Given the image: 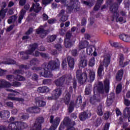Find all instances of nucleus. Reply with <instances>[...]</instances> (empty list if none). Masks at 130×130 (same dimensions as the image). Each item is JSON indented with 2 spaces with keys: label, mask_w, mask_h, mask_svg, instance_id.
<instances>
[{
  "label": "nucleus",
  "mask_w": 130,
  "mask_h": 130,
  "mask_svg": "<svg viewBox=\"0 0 130 130\" xmlns=\"http://www.w3.org/2000/svg\"><path fill=\"white\" fill-rule=\"evenodd\" d=\"M88 45H89V42H88V41L81 42L79 45V49H84V48H86Z\"/></svg>",
  "instance_id": "b1692460"
},
{
  "label": "nucleus",
  "mask_w": 130,
  "mask_h": 130,
  "mask_svg": "<svg viewBox=\"0 0 130 130\" xmlns=\"http://www.w3.org/2000/svg\"><path fill=\"white\" fill-rule=\"evenodd\" d=\"M62 69H65V68H67V61L66 60H63L62 61Z\"/></svg>",
  "instance_id": "13d9d810"
},
{
  "label": "nucleus",
  "mask_w": 130,
  "mask_h": 130,
  "mask_svg": "<svg viewBox=\"0 0 130 130\" xmlns=\"http://www.w3.org/2000/svg\"><path fill=\"white\" fill-rule=\"evenodd\" d=\"M104 70V69L103 68V64H101L98 71V74L100 77L102 76V72H103Z\"/></svg>",
  "instance_id": "4c0bfd02"
},
{
  "label": "nucleus",
  "mask_w": 130,
  "mask_h": 130,
  "mask_svg": "<svg viewBox=\"0 0 130 130\" xmlns=\"http://www.w3.org/2000/svg\"><path fill=\"white\" fill-rule=\"evenodd\" d=\"M66 123H69V118L68 117H66L64 119V120H63L64 125H66Z\"/></svg>",
  "instance_id": "e2e57ef3"
},
{
  "label": "nucleus",
  "mask_w": 130,
  "mask_h": 130,
  "mask_svg": "<svg viewBox=\"0 0 130 130\" xmlns=\"http://www.w3.org/2000/svg\"><path fill=\"white\" fill-rule=\"evenodd\" d=\"M40 0H34L35 3H36V4H33L32 7L31 8L30 10V12H32L34 11L35 13H38L39 11L41 10V7H39V4L37 3ZM52 2V0H43V5H48V4H50V2Z\"/></svg>",
  "instance_id": "0eeeda50"
},
{
  "label": "nucleus",
  "mask_w": 130,
  "mask_h": 130,
  "mask_svg": "<svg viewBox=\"0 0 130 130\" xmlns=\"http://www.w3.org/2000/svg\"><path fill=\"white\" fill-rule=\"evenodd\" d=\"M122 75H123V70H121L118 72L116 76V79L117 81H121V79H122Z\"/></svg>",
  "instance_id": "72a5a7b5"
},
{
  "label": "nucleus",
  "mask_w": 130,
  "mask_h": 130,
  "mask_svg": "<svg viewBox=\"0 0 130 130\" xmlns=\"http://www.w3.org/2000/svg\"><path fill=\"white\" fill-rule=\"evenodd\" d=\"M14 27V25H11L10 27H9L7 29V32H10V31H12Z\"/></svg>",
  "instance_id": "0e129e2a"
},
{
  "label": "nucleus",
  "mask_w": 130,
  "mask_h": 130,
  "mask_svg": "<svg viewBox=\"0 0 130 130\" xmlns=\"http://www.w3.org/2000/svg\"><path fill=\"white\" fill-rule=\"evenodd\" d=\"M119 45V44L117 42H113L111 43V46H113L114 47H118V46Z\"/></svg>",
  "instance_id": "4d7b16f0"
},
{
  "label": "nucleus",
  "mask_w": 130,
  "mask_h": 130,
  "mask_svg": "<svg viewBox=\"0 0 130 130\" xmlns=\"http://www.w3.org/2000/svg\"><path fill=\"white\" fill-rule=\"evenodd\" d=\"M95 64V58L92 57L89 60V66L90 67H94Z\"/></svg>",
  "instance_id": "49530a36"
},
{
  "label": "nucleus",
  "mask_w": 130,
  "mask_h": 130,
  "mask_svg": "<svg viewBox=\"0 0 130 130\" xmlns=\"http://www.w3.org/2000/svg\"><path fill=\"white\" fill-rule=\"evenodd\" d=\"M27 112L29 113H37L40 111V109L37 107L29 108L26 110Z\"/></svg>",
  "instance_id": "412c9836"
},
{
  "label": "nucleus",
  "mask_w": 130,
  "mask_h": 130,
  "mask_svg": "<svg viewBox=\"0 0 130 130\" xmlns=\"http://www.w3.org/2000/svg\"><path fill=\"white\" fill-rule=\"evenodd\" d=\"M118 2L117 4H114L113 5L110 6V10L111 12H114V19H116V21L118 22H122L123 21V18L122 17H118V11H117V8H118V5L122 2V0H117Z\"/></svg>",
  "instance_id": "423d86ee"
},
{
  "label": "nucleus",
  "mask_w": 130,
  "mask_h": 130,
  "mask_svg": "<svg viewBox=\"0 0 130 130\" xmlns=\"http://www.w3.org/2000/svg\"><path fill=\"white\" fill-rule=\"evenodd\" d=\"M25 14H26V11H25V10L24 9L22 10L20 12V15L19 16L18 18V23H19L20 24L22 23V20H23Z\"/></svg>",
  "instance_id": "2f4dec72"
},
{
  "label": "nucleus",
  "mask_w": 130,
  "mask_h": 130,
  "mask_svg": "<svg viewBox=\"0 0 130 130\" xmlns=\"http://www.w3.org/2000/svg\"><path fill=\"white\" fill-rule=\"evenodd\" d=\"M37 34H40L41 37H42V38H43L44 37L46 36L47 34H48V33H49V31L44 30V29H43V27L42 26H40L39 29H37Z\"/></svg>",
  "instance_id": "2eb2a0df"
},
{
  "label": "nucleus",
  "mask_w": 130,
  "mask_h": 130,
  "mask_svg": "<svg viewBox=\"0 0 130 130\" xmlns=\"http://www.w3.org/2000/svg\"><path fill=\"white\" fill-rule=\"evenodd\" d=\"M32 80H37L38 79V76L37 74H34L32 76Z\"/></svg>",
  "instance_id": "774afa93"
},
{
  "label": "nucleus",
  "mask_w": 130,
  "mask_h": 130,
  "mask_svg": "<svg viewBox=\"0 0 130 130\" xmlns=\"http://www.w3.org/2000/svg\"><path fill=\"white\" fill-rule=\"evenodd\" d=\"M87 65L88 61L85 59H82L79 63V67L80 68H85L87 67Z\"/></svg>",
  "instance_id": "473e14b6"
},
{
  "label": "nucleus",
  "mask_w": 130,
  "mask_h": 130,
  "mask_svg": "<svg viewBox=\"0 0 130 130\" xmlns=\"http://www.w3.org/2000/svg\"><path fill=\"white\" fill-rule=\"evenodd\" d=\"M0 116L2 118H9L10 117V112L9 111H4L0 112Z\"/></svg>",
  "instance_id": "cd10ccee"
},
{
  "label": "nucleus",
  "mask_w": 130,
  "mask_h": 130,
  "mask_svg": "<svg viewBox=\"0 0 130 130\" xmlns=\"http://www.w3.org/2000/svg\"><path fill=\"white\" fill-rule=\"evenodd\" d=\"M68 64L71 69H74V66H75V60L74 58L71 56L68 57Z\"/></svg>",
  "instance_id": "4be33fe9"
},
{
  "label": "nucleus",
  "mask_w": 130,
  "mask_h": 130,
  "mask_svg": "<svg viewBox=\"0 0 130 130\" xmlns=\"http://www.w3.org/2000/svg\"><path fill=\"white\" fill-rule=\"evenodd\" d=\"M56 39V35L49 36L47 38V42H53Z\"/></svg>",
  "instance_id": "f704fd0d"
},
{
  "label": "nucleus",
  "mask_w": 130,
  "mask_h": 130,
  "mask_svg": "<svg viewBox=\"0 0 130 130\" xmlns=\"http://www.w3.org/2000/svg\"><path fill=\"white\" fill-rule=\"evenodd\" d=\"M104 84L105 86V88H103V83L102 82L99 83L98 86H94V93H96V94L98 93V92L100 93H108L109 91V80L108 79H106L104 81ZM98 91V92H97Z\"/></svg>",
  "instance_id": "20e7f679"
},
{
  "label": "nucleus",
  "mask_w": 130,
  "mask_h": 130,
  "mask_svg": "<svg viewBox=\"0 0 130 130\" xmlns=\"http://www.w3.org/2000/svg\"><path fill=\"white\" fill-rule=\"evenodd\" d=\"M7 91H8V92H12V93H14L9 95L8 98V99L9 100H12V101H21V102H23V101H24V99H23L11 96V95H13V96H16V95H18V94H19V92H18L17 91L13 90L11 89H7Z\"/></svg>",
  "instance_id": "1a4fd4ad"
},
{
  "label": "nucleus",
  "mask_w": 130,
  "mask_h": 130,
  "mask_svg": "<svg viewBox=\"0 0 130 130\" xmlns=\"http://www.w3.org/2000/svg\"><path fill=\"white\" fill-rule=\"evenodd\" d=\"M18 123L20 124V125H18V127L16 128H14L15 129H18V130L24 129V128L28 126V125L27 124V123L24 122H18Z\"/></svg>",
  "instance_id": "7c9ffc66"
},
{
  "label": "nucleus",
  "mask_w": 130,
  "mask_h": 130,
  "mask_svg": "<svg viewBox=\"0 0 130 130\" xmlns=\"http://www.w3.org/2000/svg\"><path fill=\"white\" fill-rule=\"evenodd\" d=\"M54 117L53 116H51L50 122L51 123H52V125L50 128V130H55L57 128L58 124L60 121V119L59 118H56L53 121V118Z\"/></svg>",
  "instance_id": "9b49d317"
},
{
  "label": "nucleus",
  "mask_w": 130,
  "mask_h": 130,
  "mask_svg": "<svg viewBox=\"0 0 130 130\" xmlns=\"http://www.w3.org/2000/svg\"><path fill=\"white\" fill-rule=\"evenodd\" d=\"M7 78L9 81H13V80H14L15 78L12 75H8L7 76Z\"/></svg>",
  "instance_id": "864d4df0"
},
{
  "label": "nucleus",
  "mask_w": 130,
  "mask_h": 130,
  "mask_svg": "<svg viewBox=\"0 0 130 130\" xmlns=\"http://www.w3.org/2000/svg\"><path fill=\"white\" fill-rule=\"evenodd\" d=\"M15 80L16 81H25V78L23 77V76L17 75L16 78H15Z\"/></svg>",
  "instance_id": "de8ad7c7"
},
{
  "label": "nucleus",
  "mask_w": 130,
  "mask_h": 130,
  "mask_svg": "<svg viewBox=\"0 0 130 130\" xmlns=\"http://www.w3.org/2000/svg\"><path fill=\"white\" fill-rule=\"evenodd\" d=\"M96 49L93 46L90 45L86 48V53L88 55H92L93 54L94 56H97V53L95 52Z\"/></svg>",
  "instance_id": "4468645a"
},
{
  "label": "nucleus",
  "mask_w": 130,
  "mask_h": 130,
  "mask_svg": "<svg viewBox=\"0 0 130 130\" xmlns=\"http://www.w3.org/2000/svg\"><path fill=\"white\" fill-rule=\"evenodd\" d=\"M49 88L47 86H43L42 87H39L38 88V92L39 93H45V92H49Z\"/></svg>",
  "instance_id": "c756f323"
},
{
  "label": "nucleus",
  "mask_w": 130,
  "mask_h": 130,
  "mask_svg": "<svg viewBox=\"0 0 130 130\" xmlns=\"http://www.w3.org/2000/svg\"><path fill=\"white\" fill-rule=\"evenodd\" d=\"M119 38L125 42H130V36L128 35L123 34L119 36Z\"/></svg>",
  "instance_id": "5701e85b"
},
{
  "label": "nucleus",
  "mask_w": 130,
  "mask_h": 130,
  "mask_svg": "<svg viewBox=\"0 0 130 130\" xmlns=\"http://www.w3.org/2000/svg\"><path fill=\"white\" fill-rule=\"evenodd\" d=\"M36 105L37 106H40V107L42 106H45L46 103L43 101H40V98H38L36 99Z\"/></svg>",
  "instance_id": "393cba45"
},
{
  "label": "nucleus",
  "mask_w": 130,
  "mask_h": 130,
  "mask_svg": "<svg viewBox=\"0 0 130 130\" xmlns=\"http://www.w3.org/2000/svg\"><path fill=\"white\" fill-rule=\"evenodd\" d=\"M10 85H11L9 87H12L13 86V87H19V86H21V83L19 82H14L12 84H11L10 83L7 82Z\"/></svg>",
  "instance_id": "79ce46f5"
},
{
  "label": "nucleus",
  "mask_w": 130,
  "mask_h": 130,
  "mask_svg": "<svg viewBox=\"0 0 130 130\" xmlns=\"http://www.w3.org/2000/svg\"><path fill=\"white\" fill-rule=\"evenodd\" d=\"M76 78L80 83H85L87 80L88 82H93L95 80V72L93 70L85 69L84 70L83 74L82 73V70H77Z\"/></svg>",
  "instance_id": "f257e3e1"
},
{
  "label": "nucleus",
  "mask_w": 130,
  "mask_h": 130,
  "mask_svg": "<svg viewBox=\"0 0 130 130\" xmlns=\"http://www.w3.org/2000/svg\"><path fill=\"white\" fill-rule=\"evenodd\" d=\"M72 93H73V87L71 86L69 88V92H68L66 94L64 98V102L66 104H67V105L69 104L70 102V100L71 99V95H72Z\"/></svg>",
  "instance_id": "f3484780"
},
{
  "label": "nucleus",
  "mask_w": 130,
  "mask_h": 130,
  "mask_svg": "<svg viewBox=\"0 0 130 130\" xmlns=\"http://www.w3.org/2000/svg\"><path fill=\"white\" fill-rule=\"evenodd\" d=\"M102 2H103V0H98L97 4L94 8V11H98L100 9V6L102 4Z\"/></svg>",
  "instance_id": "c9c22d12"
},
{
  "label": "nucleus",
  "mask_w": 130,
  "mask_h": 130,
  "mask_svg": "<svg viewBox=\"0 0 130 130\" xmlns=\"http://www.w3.org/2000/svg\"><path fill=\"white\" fill-rule=\"evenodd\" d=\"M110 116V113L109 112H106L104 115V117L106 119H108Z\"/></svg>",
  "instance_id": "09e8293b"
},
{
  "label": "nucleus",
  "mask_w": 130,
  "mask_h": 130,
  "mask_svg": "<svg viewBox=\"0 0 130 130\" xmlns=\"http://www.w3.org/2000/svg\"><path fill=\"white\" fill-rule=\"evenodd\" d=\"M72 52L74 56H76L78 54V52L76 49L72 50Z\"/></svg>",
  "instance_id": "680f3d73"
},
{
  "label": "nucleus",
  "mask_w": 130,
  "mask_h": 130,
  "mask_svg": "<svg viewBox=\"0 0 130 130\" xmlns=\"http://www.w3.org/2000/svg\"><path fill=\"white\" fill-rule=\"evenodd\" d=\"M130 115V108L126 107L124 109L123 112V115L124 116V118H127L128 116Z\"/></svg>",
  "instance_id": "c85d7f7f"
},
{
  "label": "nucleus",
  "mask_w": 130,
  "mask_h": 130,
  "mask_svg": "<svg viewBox=\"0 0 130 130\" xmlns=\"http://www.w3.org/2000/svg\"><path fill=\"white\" fill-rule=\"evenodd\" d=\"M61 94V90L60 88H57L54 90L52 92V96L48 97V100H53L54 99H57L59 96Z\"/></svg>",
  "instance_id": "ddd939ff"
},
{
  "label": "nucleus",
  "mask_w": 130,
  "mask_h": 130,
  "mask_svg": "<svg viewBox=\"0 0 130 130\" xmlns=\"http://www.w3.org/2000/svg\"><path fill=\"white\" fill-rule=\"evenodd\" d=\"M26 3V0H20L19 4L20 6H24Z\"/></svg>",
  "instance_id": "69168bd1"
},
{
  "label": "nucleus",
  "mask_w": 130,
  "mask_h": 130,
  "mask_svg": "<svg viewBox=\"0 0 130 130\" xmlns=\"http://www.w3.org/2000/svg\"><path fill=\"white\" fill-rule=\"evenodd\" d=\"M56 3L60 2L64 5L68 6L67 12L68 13L73 11V9H77L79 5V1L77 0H55Z\"/></svg>",
  "instance_id": "7ed1b4c3"
},
{
  "label": "nucleus",
  "mask_w": 130,
  "mask_h": 130,
  "mask_svg": "<svg viewBox=\"0 0 130 130\" xmlns=\"http://www.w3.org/2000/svg\"><path fill=\"white\" fill-rule=\"evenodd\" d=\"M71 34L70 32H67L66 34V38L64 41V45L65 47L67 48H70L71 46L74 45V43H75V41H71L70 38H71Z\"/></svg>",
  "instance_id": "9d476101"
},
{
  "label": "nucleus",
  "mask_w": 130,
  "mask_h": 130,
  "mask_svg": "<svg viewBox=\"0 0 130 130\" xmlns=\"http://www.w3.org/2000/svg\"><path fill=\"white\" fill-rule=\"evenodd\" d=\"M82 96H79L78 97L75 104H74L73 102L70 103L69 107V112H73V111L74 110V106H76V107H80V106H81V104H82Z\"/></svg>",
  "instance_id": "6e6552de"
},
{
  "label": "nucleus",
  "mask_w": 130,
  "mask_h": 130,
  "mask_svg": "<svg viewBox=\"0 0 130 130\" xmlns=\"http://www.w3.org/2000/svg\"><path fill=\"white\" fill-rule=\"evenodd\" d=\"M20 69H22L23 71H24V70H27V69H29V66L27 65H22L20 66Z\"/></svg>",
  "instance_id": "5fc2aeb1"
},
{
  "label": "nucleus",
  "mask_w": 130,
  "mask_h": 130,
  "mask_svg": "<svg viewBox=\"0 0 130 130\" xmlns=\"http://www.w3.org/2000/svg\"><path fill=\"white\" fill-rule=\"evenodd\" d=\"M114 99V93H111L108 96V99L106 102L107 106H110L113 102V100Z\"/></svg>",
  "instance_id": "aec40b11"
},
{
  "label": "nucleus",
  "mask_w": 130,
  "mask_h": 130,
  "mask_svg": "<svg viewBox=\"0 0 130 130\" xmlns=\"http://www.w3.org/2000/svg\"><path fill=\"white\" fill-rule=\"evenodd\" d=\"M37 47H38L37 44H30L28 48V50L26 52V54H31L35 56H39V55H41L42 57H46L47 55L44 53H40L38 51H36L34 53L35 49H36Z\"/></svg>",
  "instance_id": "39448f33"
},
{
  "label": "nucleus",
  "mask_w": 130,
  "mask_h": 130,
  "mask_svg": "<svg viewBox=\"0 0 130 130\" xmlns=\"http://www.w3.org/2000/svg\"><path fill=\"white\" fill-rule=\"evenodd\" d=\"M5 63L6 64H15V63H16V61L14 60H10L9 62H6Z\"/></svg>",
  "instance_id": "8fccbe9b"
},
{
  "label": "nucleus",
  "mask_w": 130,
  "mask_h": 130,
  "mask_svg": "<svg viewBox=\"0 0 130 130\" xmlns=\"http://www.w3.org/2000/svg\"><path fill=\"white\" fill-rule=\"evenodd\" d=\"M7 7V4L5 2L2 3V9L0 11V19H4L6 16V13L8 12L7 9H4Z\"/></svg>",
  "instance_id": "a211bd4d"
},
{
  "label": "nucleus",
  "mask_w": 130,
  "mask_h": 130,
  "mask_svg": "<svg viewBox=\"0 0 130 130\" xmlns=\"http://www.w3.org/2000/svg\"><path fill=\"white\" fill-rule=\"evenodd\" d=\"M118 58H119V62L120 66H122V64H123V59H124L123 55L122 54H119Z\"/></svg>",
  "instance_id": "a19ab883"
},
{
  "label": "nucleus",
  "mask_w": 130,
  "mask_h": 130,
  "mask_svg": "<svg viewBox=\"0 0 130 130\" xmlns=\"http://www.w3.org/2000/svg\"><path fill=\"white\" fill-rule=\"evenodd\" d=\"M110 62V57H108L104 59L103 64L105 67H106V68H107Z\"/></svg>",
  "instance_id": "58836bf2"
},
{
  "label": "nucleus",
  "mask_w": 130,
  "mask_h": 130,
  "mask_svg": "<svg viewBox=\"0 0 130 130\" xmlns=\"http://www.w3.org/2000/svg\"><path fill=\"white\" fill-rule=\"evenodd\" d=\"M67 20H68V17L66 15H63L61 17V21H62V22H66Z\"/></svg>",
  "instance_id": "603ef678"
},
{
  "label": "nucleus",
  "mask_w": 130,
  "mask_h": 130,
  "mask_svg": "<svg viewBox=\"0 0 130 130\" xmlns=\"http://www.w3.org/2000/svg\"><path fill=\"white\" fill-rule=\"evenodd\" d=\"M122 86L121 84H118L116 88V92L117 94H119L121 92Z\"/></svg>",
  "instance_id": "c03bdc74"
},
{
  "label": "nucleus",
  "mask_w": 130,
  "mask_h": 130,
  "mask_svg": "<svg viewBox=\"0 0 130 130\" xmlns=\"http://www.w3.org/2000/svg\"><path fill=\"white\" fill-rule=\"evenodd\" d=\"M5 87H11V84H9V83L5 80H0V88H5Z\"/></svg>",
  "instance_id": "a878e982"
},
{
  "label": "nucleus",
  "mask_w": 130,
  "mask_h": 130,
  "mask_svg": "<svg viewBox=\"0 0 130 130\" xmlns=\"http://www.w3.org/2000/svg\"><path fill=\"white\" fill-rule=\"evenodd\" d=\"M43 19L44 21L48 20V16H47V15H46V14H44L43 15Z\"/></svg>",
  "instance_id": "052dcab7"
},
{
  "label": "nucleus",
  "mask_w": 130,
  "mask_h": 130,
  "mask_svg": "<svg viewBox=\"0 0 130 130\" xmlns=\"http://www.w3.org/2000/svg\"><path fill=\"white\" fill-rule=\"evenodd\" d=\"M19 117L21 118V119H28L29 116L27 114H20Z\"/></svg>",
  "instance_id": "a18cd8bd"
},
{
  "label": "nucleus",
  "mask_w": 130,
  "mask_h": 130,
  "mask_svg": "<svg viewBox=\"0 0 130 130\" xmlns=\"http://www.w3.org/2000/svg\"><path fill=\"white\" fill-rule=\"evenodd\" d=\"M97 113L100 116L103 115V111L102 110V106L100 105L98 107Z\"/></svg>",
  "instance_id": "e433bc0d"
},
{
  "label": "nucleus",
  "mask_w": 130,
  "mask_h": 130,
  "mask_svg": "<svg viewBox=\"0 0 130 130\" xmlns=\"http://www.w3.org/2000/svg\"><path fill=\"white\" fill-rule=\"evenodd\" d=\"M116 113L117 114V116H119V115H121V112H120L118 108L116 109Z\"/></svg>",
  "instance_id": "6e6d98bb"
},
{
  "label": "nucleus",
  "mask_w": 130,
  "mask_h": 130,
  "mask_svg": "<svg viewBox=\"0 0 130 130\" xmlns=\"http://www.w3.org/2000/svg\"><path fill=\"white\" fill-rule=\"evenodd\" d=\"M83 4H84V5H85V6H88V7H92V6H93V5H92V4H91L89 2H87L86 1H84Z\"/></svg>",
  "instance_id": "bf43d9fd"
},
{
  "label": "nucleus",
  "mask_w": 130,
  "mask_h": 130,
  "mask_svg": "<svg viewBox=\"0 0 130 130\" xmlns=\"http://www.w3.org/2000/svg\"><path fill=\"white\" fill-rule=\"evenodd\" d=\"M19 125H20L19 122H15L9 124L8 128H6L4 126H0V130H19L15 129L18 128V127H19Z\"/></svg>",
  "instance_id": "f8f14e48"
},
{
  "label": "nucleus",
  "mask_w": 130,
  "mask_h": 130,
  "mask_svg": "<svg viewBox=\"0 0 130 130\" xmlns=\"http://www.w3.org/2000/svg\"><path fill=\"white\" fill-rule=\"evenodd\" d=\"M39 63V60L38 59L35 58L30 61L31 66H34L35 64H38Z\"/></svg>",
  "instance_id": "37998d69"
},
{
  "label": "nucleus",
  "mask_w": 130,
  "mask_h": 130,
  "mask_svg": "<svg viewBox=\"0 0 130 130\" xmlns=\"http://www.w3.org/2000/svg\"><path fill=\"white\" fill-rule=\"evenodd\" d=\"M33 32L32 28H29V30L26 32V35H29V34H31Z\"/></svg>",
  "instance_id": "338daca9"
},
{
  "label": "nucleus",
  "mask_w": 130,
  "mask_h": 130,
  "mask_svg": "<svg viewBox=\"0 0 130 130\" xmlns=\"http://www.w3.org/2000/svg\"><path fill=\"white\" fill-rule=\"evenodd\" d=\"M55 47L58 51H61V45L60 44L56 45Z\"/></svg>",
  "instance_id": "3c124183"
},
{
  "label": "nucleus",
  "mask_w": 130,
  "mask_h": 130,
  "mask_svg": "<svg viewBox=\"0 0 130 130\" xmlns=\"http://www.w3.org/2000/svg\"><path fill=\"white\" fill-rule=\"evenodd\" d=\"M60 66V63L58 60L51 61L49 63H44L42 65V68L44 71V72L41 73V76L45 78H51L52 76V74L49 71L50 70H56L58 69Z\"/></svg>",
  "instance_id": "f03ea898"
},
{
  "label": "nucleus",
  "mask_w": 130,
  "mask_h": 130,
  "mask_svg": "<svg viewBox=\"0 0 130 130\" xmlns=\"http://www.w3.org/2000/svg\"><path fill=\"white\" fill-rule=\"evenodd\" d=\"M16 20H17V16L16 15L13 16L8 19V23L12 24V23H13V22H15Z\"/></svg>",
  "instance_id": "ea45409f"
},
{
  "label": "nucleus",
  "mask_w": 130,
  "mask_h": 130,
  "mask_svg": "<svg viewBox=\"0 0 130 130\" xmlns=\"http://www.w3.org/2000/svg\"><path fill=\"white\" fill-rule=\"evenodd\" d=\"M64 81H66V77L63 76L60 79L56 80L55 83L56 86H62V83H64Z\"/></svg>",
  "instance_id": "bb28decb"
},
{
  "label": "nucleus",
  "mask_w": 130,
  "mask_h": 130,
  "mask_svg": "<svg viewBox=\"0 0 130 130\" xmlns=\"http://www.w3.org/2000/svg\"><path fill=\"white\" fill-rule=\"evenodd\" d=\"M91 115V112H83L80 114L79 118L81 120H85L86 118H89Z\"/></svg>",
  "instance_id": "6ab92c4d"
},
{
  "label": "nucleus",
  "mask_w": 130,
  "mask_h": 130,
  "mask_svg": "<svg viewBox=\"0 0 130 130\" xmlns=\"http://www.w3.org/2000/svg\"><path fill=\"white\" fill-rule=\"evenodd\" d=\"M100 101H101V97L100 94H94L93 98L90 99V103H91V104H97V103L100 102Z\"/></svg>",
  "instance_id": "dca6fc26"
}]
</instances>
